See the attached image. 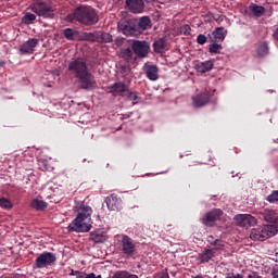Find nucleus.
I'll list each match as a JSON object with an SVG mask.
<instances>
[{
  "mask_svg": "<svg viewBox=\"0 0 278 278\" xmlns=\"http://www.w3.org/2000/svg\"><path fill=\"white\" fill-rule=\"evenodd\" d=\"M55 260V254L52 252H43L36 258L35 266L36 268H45L46 266L54 264Z\"/></svg>",
  "mask_w": 278,
  "mask_h": 278,
  "instance_id": "0eeeda50",
  "label": "nucleus"
},
{
  "mask_svg": "<svg viewBox=\"0 0 278 278\" xmlns=\"http://www.w3.org/2000/svg\"><path fill=\"white\" fill-rule=\"evenodd\" d=\"M68 71L78 79L80 88L84 90H92L97 86L94 76L88 71V63L83 59H75L68 63Z\"/></svg>",
  "mask_w": 278,
  "mask_h": 278,
  "instance_id": "f03ea898",
  "label": "nucleus"
},
{
  "mask_svg": "<svg viewBox=\"0 0 278 278\" xmlns=\"http://www.w3.org/2000/svg\"><path fill=\"white\" fill-rule=\"evenodd\" d=\"M207 242H210V244H213L216 242V240H214V237L213 236H208L207 237Z\"/></svg>",
  "mask_w": 278,
  "mask_h": 278,
  "instance_id": "a18cd8bd",
  "label": "nucleus"
},
{
  "mask_svg": "<svg viewBox=\"0 0 278 278\" xmlns=\"http://www.w3.org/2000/svg\"><path fill=\"white\" fill-rule=\"evenodd\" d=\"M213 247L218 251L225 248V241L216 239Z\"/></svg>",
  "mask_w": 278,
  "mask_h": 278,
  "instance_id": "58836bf2",
  "label": "nucleus"
},
{
  "mask_svg": "<svg viewBox=\"0 0 278 278\" xmlns=\"http://www.w3.org/2000/svg\"><path fill=\"white\" fill-rule=\"evenodd\" d=\"M250 12H252V14H254V16L260 17L264 14V12H266V10L262 5L251 4Z\"/></svg>",
  "mask_w": 278,
  "mask_h": 278,
  "instance_id": "a878e982",
  "label": "nucleus"
},
{
  "mask_svg": "<svg viewBox=\"0 0 278 278\" xmlns=\"http://www.w3.org/2000/svg\"><path fill=\"white\" fill-rule=\"evenodd\" d=\"M128 87L124 83H114L109 87L110 92H112L113 97H125Z\"/></svg>",
  "mask_w": 278,
  "mask_h": 278,
  "instance_id": "f8f14e48",
  "label": "nucleus"
},
{
  "mask_svg": "<svg viewBox=\"0 0 278 278\" xmlns=\"http://www.w3.org/2000/svg\"><path fill=\"white\" fill-rule=\"evenodd\" d=\"M117 27L119 31H122V34H125L126 36H128V34H134V29L127 22L118 23Z\"/></svg>",
  "mask_w": 278,
  "mask_h": 278,
  "instance_id": "bb28decb",
  "label": "nucleus"
},
{
  "mask_svg": "<svg viewBox=\"0 0 278 278\" xmlns=\"http://www.w3.org/2000/svg\"><path fill=\"white\" fill-rule=\"evenodd\" d=\"M122 58L126 62H134V52L130 50V48H126L122 51Z\"/></svg>",
  "mask_w": 278,
  "mask_h": 278,
  "instance_id": "c756f323",
  "label": "nucleus"
},
{
  "mask_svg": "<svg viewBox=\"0 0 278 278\" xmlns=\"http://www.w3.org/2000/svg\"><path fill=\"white\" fill-rule=\"evenodd\" d=\"M212 257H214V251H212L210 249L204 250L199 255V260H200V262H202V264H205V263L210 262V260H212Z\"/></svg>",
  "mask_w": 278,
  "mask_h": 278,
  "instance_id": "4be33fe9",
  "label": "nucleus"
},
{
  "mask_svg": "<svg viewBox=\"0 0 278 278\" xmlns=\"http://www.w3.org/2000/svg\"><path fill=\"white\" fill-rule=\"evenodd\" d=\"M223 216V211L220 208H215L208 213H206L205 218L202 219L203 225L213 226L218 218Z\"/></svg>",
  "mask_w": 278,
  "mask_h": 278,
  "instance_id": "9b49d317",
  "label": "nucleus"
},
{
  "mask_svg": "<svg viewBox=\"0 0 278 278\" xmlns=\"http://www.w3.org/2000/svg\"><path fill=\"white\" fill-rule=\"evenodd\" d=\"M248 278H262V276H260V274L255 273V271H252Z\"/></svg>",
  "mask_w": 278,
  "mask_h": 278,
  "instance_id": "37998d69",
  "label": "nucleus"
},
{
  "mask_svg": "<svg viewBox=\"0 0 278 278\" xmlns=\"http://www.w3.org/2000/svg\"><path fill=\"white\" fill-rule=\"evenodd\" d=\"M105 203L111 212H116L121 210L122 200L117 195L111 194L106 198Z\"/></svg>",
  "mask_w": 278,
  "mask_h": 278,
  "instance_id": "ddd939ff",
  "label": "nucleus"
},
{
  "mask_svg": "<svg viewBox=\"0 0 278 278\" xmlns=\"http://www.w3.org/2000/svg\"><path fill=\"white\" fill-rule=\"evenodd\" d=\"M74 212L77 213L76 218L67 226V231L73 233H88L92 229L90 225V216H92V207L84 204L81 201H75Z\"/></svg>",
  "mask_w": 278,
  "mask_h": 278,
  "instance_id": "f257e3e1",
  "label": "nucleus"
},
{
  "mask_svg": "<svg viewBox=\"0 0 278 278\" xmlns=\"http://www.w3.org/2000/svg\"><path fill=\"white\" fill-rule=\"evenodd\" d=\"M144 73L148 77V79H150V81H157L160 75L159 70L155 65H146L144 66Z\"/></svg>",
  "mask_w": 278,
  "mask_h": 278,
  "instance_id": "f3484780",
  "label": "nucleus"
},
{
  "mask_svg": "<svg viewBox=\"0 0 278 278\" xmlns=\"http://www.w3.org/2000/svg\"><path fill=\"white\" fill-rule=\"evenodd\" d=\"M213 37L215 38V40L223 42V40H225V38H227V30L223 27H217L213 31Z\"/></svg>",
  "mask_w": 278,
  "mask_h": 278,
  "instance_id": "412c9836",
  "label": "nucleus"
},
{
  "mask_svg": "<svg viewBox=\"0 0 278 278\" xmlns=\"http://www.w3.org/2000/svg\"><path fill=\"white\" fill-rule=\"evenodd\" d=\"M34 21H36V14L34 13H25L22 17V23L24 25H31L34 24Z\"/></svg>",
  "mask_w": 278,
  "mask_h": 278,
  "instance_id": "c85d7f7f",
  "label": "nucleus"
},
{
  "mask_svg": "<svg viewBox=\"0 0 278 278\" xmlns=\"http://www.w3.org/2000/svg\"><path fill=\"white\" fill-rule=\"evenodd\" d=\"M138 27L139 29H150L151 27V18L149 16H142L138 21Z\"/></svg>",
  "mask_w": 278,
  "mask_h": 278,
  "instance_id": "393cba45",
  "label": "nucleus"
},
{
  "mask_svg": "<svg viewBox=\"0 0 278 278\" xmlns=\"http://www.w3.org/2000/svg\"><path fill=\"white\" fill-rule=\"evenodd\" d=\"M266 201L269 203H278V191H273L271 194L267 195Z\"/></svg>",
  "mask_w": 278,
  "mask_h": 278,
  "instance_id": "f704fd0d",
  "label": "nucleus"
},
{
  "mask_svg": "<svg viewBox=\"0 0 278 278\" xmlns=\"http://www.w3.org/2000/svg\"><path fill=\"white\" fill-rule=\"evenodd\" d=\"M278 228L275 225H264L258 228H254L251 230L250 238L252 240H268V238H273V236H277Z\"/></svg>",
  "mask_w": 278,
  "mask_h": 278,
  "instance_id": "20e7f679",
  "label": "nucleus"
},
{
  "mask_svg": "<svg viewBox=\"0 0 278 278\" xmlns=\"http://www.w3.org/2000/svg\"><path fill=\"white\" fill-rule=\"evenodd\" d=\"M63 34L67 40H75V36H77V30L73 28H66L64 29Z\"/></svg>",
  "mask_w": 278,
  "mask_h": 278,
  "instance_id": "7c9ffc66",
  "label": "nucleus"
},
{
  "mask_svg": "<svg viewBox=\"0 0 278 278\" xmlns=\"http://www.w3.org/2000/svg\"><path fill=\"white\" fill-rule=\"evenodd\" d=\"M197 42L198 45H205L207 42V37H205V35H199L197 37Z\"/></svg>",
  "mask_w": 278,
  "mask_h": 278,
  "instance_id": "ea45409f",
  "label": "nucleus"
},
{
  "mask_svg": "<svg viewBox=\"0 0 278 278\" xmlns=\"http://www.w3.org/2000/svg\"><path fill=\"white\" fill-rule=\"evenodd\" d=\"M256 54L258 58H265V55H268V43L258 42L256 46Z\"/></svg>",
  "mask_w": 278,
  "mask_h": 278,
  "instance_id": "aec40b11",
  "label": "nucleus"
},
{
  "mask_svg": "<svg viewBox=\"0 0 278 278\" xmlns=\"http://www.w3.org/2000/svg\"><path fill=\"white\" fill-rule=\"evenodd\" d=\"M126 8L132 14H142L144 12V0H126Z\"/></svg>",
  "mask_w": 278,
  "mask_h": 278,
  "instance_id": "1a4fd4ad",
  "label": "nucleus"
},
{
  "mask_svg": "<svg viewBox=\"0 0 278 278\" xmlns=\"http://www.w3.org/2000/svg\"><path fill=\"white\" fill-rule=\"evenodd\" d=\"M71 275H73L76 278H101V275L97 276L93 273L84 274L83 271H75V270H72Z\"/></svg>",
  "mask_w": 278,
  "mask_h": 278,
  "instance_id": "cd10ccee",
  "label": "nucleus"
},
{
  "mask_svg": "<svg viewBox=\"0 0 278 278\" xmlns=\"http://www.w3.org/2000/svg\"><path fill=\"white\" fill-rule=\"evenodd\" d=\"M233 220L236 225H238V227H245L247 229H249V227H255V225H257V218H255L251 214L236 215Z\"/></svg>",
  "mask_w": 278,
  "mask_h": 278,
  "instance_id": "423d86ee",
  "label": "nucleus"
},
{
  "mask_svg": "<svg viewBox=\"0 0 278 278\" xmlns=\"http://www.w3.org/2000/svg\"><path fill=\"white\" fill-rule=\"evenodd\" d=\"M154 51L156 53H162L164 51V40L160 39L153 43Z\"/></svg>",
  "mask_w": 278,
  "mask_h": 278,
  "instance_id": "473e14b6",
  "label": "nucleus"
},
{
  "mask_svg": "<svg viewBox=\"0 0 278 278\" xmlns=\"http://www.w3.org/2000/svg\"><path fill=\"white\" fill-rule=\"evenodd\" d=\"M132 51L138 58H147L149 54V43L147 41L137 40L132 43Z\"/></svg>",
  "mask_w": 278,
  "mask_h": 278,
  "instance_id": "6e6552de",
  "label": "nucleus"
},
{
  "mask_svg": "<svg viewBox=\"0 0 278 278\" xmlns=\"http://www.w3.org/2000/svg\"><path fill=\"white\" fill-rule=\"evenodd\" d=\"M90 240L96 244H101L108 240V231L97 229L90 232Z\"/></svg>",
  "mask_w": 278,
  "mask_h": 278,
  "instance_id": "4468645a",
  "label": "nucleus"
},
{
  "mask_svg": "<svg viewBox=\"0 0 278 278\" xmlns=\"http://www.w3.org/2000/svg\"><path fill=\"white\" fill-rule=\"evenodd\" d=\"M146 1H148V2H149V0H146Z\"/></svg>",
  "mask_w": 278,
  "mask_h": 278,
  "instance_id": "de8ad7c7",
  "label": "nucleus"
},
{
  "mask_svg": "<svg viewBox=\"0 0 278 278\" xmlns=\"http://www.w3.org/2000/svg\"><path fill=\"white\" fill-rule=\"evenodd\" d=\"M210 103V96L207 93H200L192 98V104L194 108H203Z\"/></svg>",
  "mask_w": 278,
  "mask_h": 278,
  "instance_id": "dca6fc26",
  "label": "nucleus"
},
{
  "mask_svg": "<svg viewBox=\"0 0 278 278\" xmlns=\"http://www.w3.org/2000/svg\"><path fill=\"white\" fill-rule=\"evenodd\" d=\"M30 10L38 16H43V18H53L55 14L53 7H51V4H47V2H42L41 0H35L30 5Z\"/></svg>",
  "mask_w": 278,
  "mask_h": 278,
  "instance_id": "39448f33",
  "label": "nucleus"
},
{
  "mask_svg": "<svg viewBox=\"0 0 278 278\" xmlns=\"http://www.w3.org/2000/svg\"><path fill=\"white\" fill-rule=\"evenodd\" d=\"M112 278H138V275L131 274L127 270H117L113 274Z\"/></svg>",
  "mask_w": 278,
  "mask_h": 278,
  "instance_id": "5701e85b",
  "label": "nucleus"
},
{
  "mask_svg": "<svg viewBox=\"0 0 278 278\" xmlns=\"http://www.w3.org/2000/svg\"><path fill=\"white\" fill-rule=\"evenodd\" d=\"M190 31H192V28H190V25L185 24L180 27V34L184 36H190Z\"/></svg>",
  "mask_w": 278,
  "mask_h": 278,
  "instance_id": "e433bc0d",
  "label": "nucleus"
},
{
  "mask_svg": "<svg viewBox=\"0 0 278 278\" xmlns=\"http://www.w3.org/2000/svg\"><path fill=\"white\" fill-rule=\"evenodd\" d=\"M0 207L3 210H12V202L5 198H0Z\"/></svg>",
  "mask_w": 278,
  "mask_h": 278,
  "instance_id": "2f4dec72",
  "label": "nucleus"
},
{
  "mask_svg": "<svg viewBox=\"0 0 278 278\" xmlns=\"http://www.w3.org/2000/svg\"><path fill=\"white\" fill-rule=\"evenodd\" d=\"M154 278H170L169 276H168V274H159V275H156Z\"/></svg>",
  "mask_w": 278,
  "mask_h": 278,
  "instance_id": "c03bdc74",
  "label": "nucleus"
},
{
  "mask_svg": "<svg viewBox=\"0 0 278 278\" xmlns=\"http://www.w3.org/2000/svg\"><path fill=\"white\" fill-rule=\"evenodd\" d=\"M223 49V46L219 43H212L210 46V53H220V50Z\"/></svg>",
  "mask_w": 278,
  "mask_h": 278,
  "instance_id": "c9c22d12",
  "label": "nucleus"
},
{
  "mask_svg": "<svg viewBox=\"0 0 278 278\" xmlns=\"http://www.w3.org/2000/svg\"><path fill=\"white\" fill-rule=\"evenodd\" d=\"M30 207H34V210H37V211L47 210V202L39 199H35L31 201Z\"/></svg>",
  "mask_w": 278,
  "mask_h": 278,
  "instance_id": "b1692460",
  "label": "nucleus"
},
{
  "mask_svg": "<svg viewBox=\"0 0 278 278\" xmlns=\"http://www.w3.org/2000/svg\"><path fill=\"white\" fill-rule=\"evenodd\" d=\"M194 68L198 73H210V71L214 68V63H212V61H205L197 64Z\"/></svg>",
  "mask_w": 278,
  "mask_h": 278,
  "instance_id": "6ab92c4d",
  "label": "nucleus"
},
{
  "mask_svg": "<svg viewBox=\"0 0 278 278\" xmlns=\"http://www.w3.org/2000/svg\"><path fill=\"white\" fill-rule=\"evenodd\" d=\"M276 256L278 257V252H276Z\"/></svg>",
  "mask_w": 278,
  "mask_h": 278,
  "instance_id": "49530a36",
  "label": "nucleus"
},
{
  "mask_svg": "<svg viewBox=\"0 0 278 278\" xmlns=\"http://www.w3.org/2000/svg\"><path fill=\"white\" fill-rule=\"evenodd\" d=\"M122 251L125 253V255H131L132 253H136V244L134 243V240L129 238V236L125 235L122 238Z\"/></svg>",
  "mask_w": 278,
  "mask_h": 278,
  "instance_id": "9d476101",
  "label": "nucleus"
},
{
  "mask_svg": "<svg viewBox=\"0 0 278 278\" xmlns=\"http://www.w3.org/2000/svg\"><path fill=\"white\" fill-rule=\"evenodd\" d=\"M152 1H155V0H152Z\"/></svg>",
  "mask_w": 278,
  "mask_h": 278,
  "instance_id": "09e8293b",
  "label": "nucleus"
},
{
  "mask_svg": "<svg viewBox=\"0 0 278 278\" xmlns=\"http://www.w3.org/2000/svg\"><path fill=\"white\" fill-rule=\"evenodd\" d=\"M124 97H126V99H129V101H138V94H136V92L126 89V93L124 94Z\"/></svg>",
  "mask_w": 278,
  "mask_h": 278,
  "instance_id": "72a5a7b5",
  "label": "nucleus"
},
{
  "mask_svg": "<svg viewBox=\"0 0 278 278\" xmlns=\"http://www.w3.org/2000/svg\"><path fill=\"white\" fill-rule=\"evenodd\" d=\"M226 278H244V275H242V274L228 273V274L226 275Z\"/></svg>",
  "mask_w": 278,
  "mask_h": 278,
  "instance_id": "79ce46f5",
  "label": "nucleus"
},
{
  "mask_svg": "<svg viewBox=\"0 0 278 278\" xmlns=\"http://www.w3.org/2000/svg\"><path fill=\"white\" fill-rule=\"evenodd\" d=\"M67 23H73V21H78L83 25H96L99 23V15L97 11L90 7H78L74 12L65 17Z\"/></svg>",
  "mask_w": 278,
  "mask_h": 278,
  "instance_id": "7ed1b4c3",
  "label": "nucleus"
},
{
  "mask_svg": "<svg viewBox=\"0 0 278 278\" xmlns=\"http://www.w3.org/2000/svg\"><path fill=\"white\" fill-rule=\"evenodd\" d=\"M39 40L37 38L28 39L20 47L21 53H33L34 49L38 47Z\"/></svg>",
  "mask_w": 278,
  "mask_h": 278,
  "instance_id": "2eb2a0df",
  "label": "nucleus"
},
{
  "mask_svg": "<svg viewBox=\"0 0 278 278\" xmlns=\"http://www.w3.org/2000/svg\"><path fill=\"white\" fill-rule=\"evenodd\" d=\"M100 40L102 42H112V36L110 35V33H102L100 35Z\"/></svg>",
  "mask_w": 278,
  "mask_h": 278,
  "instance_id": "4c0bfd02",
  "label": "nucleus"
},
{
  "mask_svg": "<svg viewBox=\"0 0 278 278\" xmlns=\"http://www.w3.org/2000/svg\"><path fill=\"white\" fill-rule=\"evenodd\" d=\"M121 73L129 75L131 73V67H129V65H121Z\"/></svg>",
  "mask_w": 278,
  "mask_h": 278,
  "instance_id": "a19ab883",
  "label": "nucleus"
},
{
  "mask_svg": "<svg viewBox=\"0 0 278 278\" xmlns=\"http://www.w3.org/2000/svg\"><path fill=\"white\" fill-rule=\"evenodd\" d=\"M264 219L267 223H273V225L275 227H277V229H278V215H277V212H275L273 210H265L264 211Z\"/></svg>",
  "mask_w": 278,
  "mask_h": 278,
  "instance_id": "a211bd4d",
  "label": "nucleus"
}]
</instances>
